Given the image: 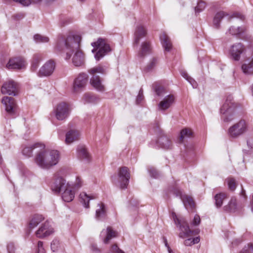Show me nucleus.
Here are the masks:
<instances>
[{
  "label": "nucleus",
  "instance_id": "f257e3e1",
  "mask_svg": "<svg viewBox=\"0 0 253 253\" xmlns=\"http://www.w3.org/2000/svg\"><path fill=\"white\" fill-rule=\"evenodd\" d=\"M81 37L78 35L60 36L58 38L55 48L58 51H62L66 47L69 51L66 53L65 59L69 60L73 55L72 61L76 67H81L85 62V55L80 47Z\"/></svg>",
  "mask_w": 253,
  "mask_h": 253
},
{
  "label": "nucleus",
  "instance_id": "f03ea898",
  "mask_svg": "<svg viewBox=\"0 0 253 253\" xmlns=\"http://www.w3.org/2000/svg\"><path fill=\"white\" fill-rule=\"evenodd\" d=\"M59 153L55 150H41L35 157L36 164L44 169H49L55 166L59 161Z\"/></svg>",
  "mask_w": 253,
  "mask_h": 253
},
{
  "label": "nucleus",
  "instance_id": "7ed1b4c3",
  "mask_svg": "<svg viewBox=\"0 0 253 253\" xmlns=\"http://www.w3.org/2000/svg\"><path fill=\"white\" fill-rule=\"evenodd\" d=\"M237 104L233 101L232 97L229 96L220 108L221 118L224 122H229L236 118Z\"/></svg>",
  "mask_w": 253,
  "mask_h": 253
},
{
  "label": "nucleus",
  "instance_id": "20e7f679",
  "mask_svg": "<svg viewBox=\"0 0 253 253\" xmlns=\"http://www.w3.org/2000/svg\"><path fill=\"white\" fill-rule=\"evenodd\" d=\"M172 215L175 224L179 227L180 232L179 233L178 236L180 238H188L193 235L198 234L199 233V229L197 228L195 230L190 229L188 223L186 221H183L181 222L174 212L172 213Z\"/></svg>",
  "mask_w": 253,
  "mask_h": 253
},
{
  "label": "nucleus",
  "instance_id": "39448f33",
  "mask_svg": "<svg viewBox=\"0 0 253 253\" xmlns=\"http://www.w3.org/2000/svg\"><path fill=\"white\" fill-rule=\"evenodd\" d=\"M91 45L94 47L92 50V52H96L94 57L96 60L98 61L104 57L108 52L111 51V48L108 43H107L105 39L99 38L98 40L91 43Z\"/></svg>",
  "mask_w": 253,
  "mask_h": 253
},
{
  "label": "nucleus",
  "instance_id": "423d86ee",
  "mask_svg": "<svg viewBox=\"0 0 253 253\" xmlns=\"http://www.w3.org/2000/svg\"><path fill=\"white\" fill-rule=\"evenodd\" d=\"M247 130V125L244 120L239 121L230 126L228 130L230 137L232 138H237L244 134Z\"/></svg>",
  "mask_w": 253,
  "mask_h": 253
},
{
  "label": "nucleus",
  "instance_id": "0eeeda50",
  "mask_svg": "<svg viewBox=\"0 0 253 253\" xmlns=\"http://www.w3.org/2000/svg\"><path fill=\"white\" fill-rule=\"evenodd\" d=\"M56 119L59 121L66 119L70 114V109L68 104L61 102L57 105L53 110Z\"/></svg>",
  "mask_w": 253,
  "mask_h": 253
},
{
  "label": "nucleus",
  "instance_id": "6e6552de",
  "mask_svg": "<svg viewBox=\"0 0 253 253\" xmlns=\"http://www.w3.org/2000/svg\"><path fill=\"white\" fill-rule=\"evenodd\" d=\"M88 78V75L86 73H82L79 74L74 81L73 85V92L78 93L82 91L87 84Z\"/></svg>",
  "mask_w": 253,
  "mask_h": 253
},
{
  "label": "nucleus",
  "instance_id": "1a4fd4ad",
  "mask_svg": "<svg viewBox=\"0 0 253 253\" xmlns=\"http://www.w3.org/2000/svg\"><path fill=\"white\" fill-rule=\"evenodd\" d=\"M171 192L176 197H179L182 201L186 209H193L195 206V203L193 198L185 194H182L181 191L178 188H174Z\"/></svg>",
  "mask_w": 253,
  "mask_h": 253
},
{
  "label": "nucleus",
  "instance_id": "9d476101",
  "mask_svg": "<svg viewBox=\"0 0 253 253\" xmlns=\"http://www.w3.org/2000/svg\"><path fill=\"white\" fill-rule=\"evenodd\" d=\"M246 51V47L241 43H236L233 44L229 50L231 58L235 61H239L241 55Z\"/></svg>",
  "mask_w": 253,
  "mask_h": 253
},
{
  "label": "nucleus",
  "instance_id": "9b49d317",
  "mask_svg": "<svg viewBox=\"0 0 253 253\" xmlns=\"http://www.w3.org/2000/svg\"><path fill=\"white\" fill-rule=\"evenodd\" d=\"M1 102L5 107V111L10 115L14 117L16 115V104L15 99L11 97L5 96L2 99Z\"/></svg>",
  "mask_w": 253,
  "mask_h": 253
},
{
  "label": "nucleus",
  "instance_id": "f8f14e48",
  "mask_svg": "<svg viewBox=\"0 0 253 253\" xmlns=\"http://www.w3.org/2000/svg\"><path fill=\"white\" fill-rule=\"evenodd\" d=\"M118 175L120 182V188L126 189L130 179V173L128 169L126 167H123L120 169Z\"/></svg>",
  "mask_w": 253,
  "mask_h": 253
},
{
  "label": "nucleus",
  "instance_id": "ddd939ff",
  "mask_svg": "<svg viewBox=\"0 0 253 253\" xmlns=\"http://www.w3.org/2000/svg\"><path fill=\"white\" fill-rule=\"evenodd\" d=\"M1 91L4 94L15 96L18 91L17 84L12 80L5 82L1 87Z\"/></svg>",
  "mask_w": 253,
  "mask_h": 253
},
{
  "label": "nucleus",
  "instance_id": "4468645a",
  "mask_svg": "<svg viewBox=\"0 0 253 253\" xmlns=\"http://www.w3.org/2000/svg\"><path fill=\"white\" fill-rule=\"evenodd\" d=\"M54 232L53 228L49 221H46L36 231V235L39 238H43L49 236Z\"/></svg>",
  "mask_w": 253,
  "mask_h": 253
},
{
  "label": "nucleus",
  "instance_id": "2eb2a0df",
  "mask_svg": "<svg viewBox=\"0 0 253 253\" xmlns=\"http://www.w3.org/2000/svg\"><path fill=\"white\" fill-rule=\"evenodd\" d=\"M69 185L70 184L67 183L63 178L58 177L54 179L51 187L53 191L57 193H59L62 192L63 190L66 189Z\"/></svg>",
  "mask_w": 253,
  "mask_h": 253
},
{
  "label": "nucleus",
  "instance_id": "dca6fc26",
  "mask_svg": "<svg viewBox=\"0 0 253 253\" xmlns=\"http://www.w3.org/2000/svg\"><path fill=\"white\" fill-rule=\"evenodd\" d=\"M55 64L53 61L49 60L46 62L40 69V77L49 76L51 75L55 69Z\"/></svg>",
  "mask_w": 253,
  "mask_h": 253
},
{
  "label": "nucleus",
  "instance_id": "f3484780",
  "mask_svg": "<svg viewBox=\"0 0 253 253\" xmlns=\"http://www.w3.org/2000/svg\"><path fill=\"white\" fill-rule=\"evenodd\" d=\"M45 146L40 143H36L34 144L25 146L22 150V154L27 157H31L33 156V151L35 149H37V151H40L44 149Z\"/></svg>",
  "mask_w": 253,
  "mask_h": 253
},
{
  "label": "nucleus",
  "instance_id": "a211bd4d",
  "mask_svg": "<svg viewBox=\"0 0 253 253\" xmlns=\"http://www.w3.org/2000/svg\"><path fill=\"white\" fill-rule=\"evenodd\" d=\"M156 144L158 147L164 149H170L172 147V142L170 139L165 134L161 133L158 138Z\"/></svg>",
  "mask_w": 253,
  "mask_h": 253
},
{
  "label": "nucleus",
  "instance_id": "6ab92c4d",
  "mask_svg": "<svg viewBox=\"0 0 253 253\" xmlns=\"http://www.w3.org/2000/svg\"><path fill=\"white\" fill-rule=\"evenodd\" d=\"M25 66V61L21 57H15L9 59L6 65V68L12 69H20Z\"/></svg>",
  "mask_w": 253,
  "mask_h": 253
},
{
  "label": "nucleus",
  "instance_id": "aec40b11",
  "mask_svg": "<svg viewBox=\"0 0 253 253\" xmlns=\"http://www.w3.org/2000/svg\"><path fill=\"white\" fill-rule=\"evenodd\" d=\"M100 236L103 239V243L107 244L112 238L117 236V232L113 230L111 227L108 226L106 229L102 231Z\"/></svg>",
  "mask_w": 253,
  "mask_h": 253
},
{
  "label": "nucleus",
  "instance_id": "412c9836",
  "mask_svg": "<svg viewBox=\"0 0 253 253\" xmlns=\"http://www.w3.org/2000/svg\"><path fill=\"white\" fill-rule=\"evenodd\" d=\"M91 85L97 91L103 92L105 90V86L102 84L100 77L96 75H93L90 80Z\"/></svg>",
  "mask_w": 253,
  "mask_h": 253
},
{
  "label": "nucleus",
  "instance_id": "4be33fe9",
  "mask_svg": "<svg viewBox=\"0 0 253 253\" xmlns=\"http://www.w3.org/2000/svg\"><path fill=\"white\" fill-rule=\"evenodd\" d=\"M174 97L172 95H167L158 105L159 109L162 111H165L168 109L173 103Z\"/></svg>",
  "mask_w": 253,
  "mask_h": 253
},
{
  "label": "nucleus",
  "instance_id": "5701e85b",
  "mask_svg": "<svg viewBox=\"0 0 253 253\" xmlns=\"http://www.w3.org/2000/svg\"><path fill=\"white\" fill-rule=\"evenodd\" d=\"M146 30L145 28L140 25L136 27L134 32V44H138L140 39L144 37L146 35Z\"/></svg>",
  "mask_w": 253,
  "mask_h": 253
},
{
  "label": "nucleus",
  "instance_id": "b1692460",
  "mask_svg": "<svg viewBox=\"0 0 253 253\" xmlns=\"http://www.w3.org/2000/svg\"><path fill=\"white\" fill-rule=\"evenodd\" d=\"M79 138V132L76 130L71 129L68 131L66 134L65 143L70 144L73 142L78 140Z\"/></svg>",
  "mask_w": 253,
  "mask_h": 253
},
{
  "label": "nucleus",
  "instance_id": "393cba45",
  "mask_svg": "<svg viewBox=\"0 0 253 253\" xmlns=\"http://www.w3.org/2000/svg\"><path fill=\"white\" fill-rule=\"evenodd\" d=\"M62 191L63 192L62 194V198L64 201L70 202L74 199L75 193L72 191V187L70 184L67 186L66 189L63 190Z\"/></svg>",
  "mask_w": 253,
  "mask_h": 253
},
{
  "label": "nucleus",
  "instance_id": "a878e982",
  "mask_svg": "<svg viewBox=\"0 0 253 253\" xmlns=\"http://www.w3.org/2000/svg\"><path fill=\"white\" fill-rule=\"evenodd\" d=\"M5 2L8 1L9 0H4ZM13 1L18 2L23 6H29L32 3H39L43 2L44 4H49L54 1V0H12Z\"/></svg>",
  "mask_w": 253,
  "mask_h": 253
},
{
  "label": "nucleus",
  "instance_id": "bb28decb",
  "mask_svg": "<svg viewBox=\"0 0 253 253\" xmlns=\"http://www.w3.org/2000/svg\"><path fill=\"white\" fill-rule=\"evenodd\" d=\"M245 31L246 28L244 27H239L236 28L234 26H231L228 30V33L230 34L235 36L239 39L243 38Z\"/></svg>",
  "mask_w": 253,
  "mask_h": 253
},
{
  "label": "nucleus",
  "instance_id": "cd10ccee",
  "mask_svg": "<svg viewBox=\"0 0 253 253\" xmlns=\"http://www.w3.org/2000/svg\"><path fill=\"white\" fill-rule=\"evenodd\" d=\"M160 38L165 50L169 51L172 48V44L169 37L165 33H163L161 34Z\"/></svg>",
  "mask_w": 253,
  "mask_h": 253
},
{
  "label": "nucleus",
  "instance_id": "c85d7f7f",
  "mask_svg": "<svg viewBox=\"0 0 253 253\" xmlns=\"http://www.w3.org/2000/svg\"><path fill=\"white\" fill-rule=\"evenodd\" d=\"M151 52V45L149 42H145L141 44L140 49L138 53V56L141 58L149 54Z\"/></svg>",
  "mask_w": 253,
  "mask_h": 253
},
{
  "label": "nucleus",
  "instance_id": "c756f323",
  "mask_svg": "<svg viewBox=\"0 0 253 253\" xmlns=\"http://www.w3.org/2000/svg\"><path fill=\"white\" fill-rule=\"evenodd\" d=\"M83 100L85 103H95L99 101L100 98L97 95L86 93L84 95Z\"/></svg>",
  "mask_w": 253,
  "mask_h": 253
},
{
  "label": "nucleus",
  "instance_id": "7c9ffc66",
  "mask_svg": "<svg viewBox=\"0 0 253 253\" xmlns=\"http://www.w3.org/2000/svg\"><path fill=\"white\" fill-rule=\"evenodd\" d=\"M44 217L39 214L34 215L30 221L29 226L30 228H34L38 226L44 219Z\"/></svg>",
  "mask_w": 253,
  "mask_h": 253
},
{
  "label": "nucleus",
  "instance_id": "2f4dec72",
  "mask_svg": "<svg viewBox=\"0 0 253 253\" xmlns=\"http://www.w3.org/2000/svg\"><path fill=\"white\" fill-rule=\"evenodd\" d=\"M226 16H228V14L224 11H219L215 14L213 20V24L215 28H219L221 20Z\"/></svg>",
  "mask_w": 253,
  "mask_h": 253
},
{
  "label": "nucleus",
  "instance_id": "473e14b6",
  "mask_svg": "<svg viewBox=\"0 0 253 253\" xmlns=\"http://www.w3.org/2000/svg\"><path fill=\"white\" fill-rule=\"evenodd\" d=\"M241 68L244 74L253 75V57L247 63H244Z\"/></svg>",
  "mask_w": 253,
  "mask_h": 253
},
{
  "label": "nucleus",
  "instance_id": "72a5a7b5",
  "mask_svg": "<svg viewBox=\"0 0 253 253\" xmlns=\"http://www.w3.org/2000/svg\"><path fill=\"white\" fill-rule=\"evenodd\" d=\"M99 208L96 211V218L98 220L104 219L106 215L105 205L103 203L98 204Z\"/></svg>",
  "mask_w": 253,
  "mask_h": 253
},
{
  "label": "nucleus",
  "instance_id": "f704fd0d",
  "mask_svg": "<svg viewBox=\"0 0 253 253\" xmlns=\"http://www.w3.org/2000/svg\"><path fill=\"white\" fill-rule=\"evenodd\" d=\"M108 67L106 66L98 65L88 70V72L91 74L95 75V73H100L102 74H106L107 72Z\"/></svg>",
  "mask_w": 253,
  "mask_h": 253
},
{
  "label": "nucleus",
  "instance_id": "c9c22d12",
  "mask_svg": "<svg viewBox=\"0 0 253 253\" xmlns=\"http://www.w3.org/2000/svg\"><path fill=\"white\" fill-rule=\"evenodd\" d=\"M80 198L81 202L83 204L85 208H88L89 202L91 199H94L93 196H90L86 194L85 192H82L80 195Z\"/></svg>",
  "mask_w": 253,
  "mask_h": 253
},
{
  "label": "nucleus",
  "instance_id": "e433bc0d",
  "mask_svg": "<svg viewBox=\"0 0 253 253\" xmlns=\"http://www.w3.org/2000/svg\"><path fill=\"white\" fill-rule=\"evenodd\" d=\"M78 156L82 159L89 161V156L84 146H79L77 149Z\"/></svg>",
  "mask_w": 253,
  "mask_h": 253
},
{
  "label": "nucleus",
  "instance_id": "4c0bfd02",
  "mask_svg": "<svg viewBox=\"0 0 253 253\" xmlns=\"http://www.w3.org/2000/svg\"><path fill=\"white\" fill-rule=\"evenodd\" d=\"M224 210L229 212H235L237 209L236 199L232 197L228 204L223 208Z\"/></svg>",
  "mask_w": 253,
  "mask_h": 253
},
{
  "label": "nucleus",
  "instance_id": "58836bf2",
  "mask_svg": "<svg viewBox=\"0 0 253 253\" xmlns=\"http://www.w3.org/2000/svg\"><path fill=\"white\" fill-rule=\"evenodd\" d=\"M227 197L226 194L220 193L214 196L215 205L217 208H220L222 205L223 201Z\"/></svg>",
  "mask_w": 253,
  "mask_h": 253
},
{
  "label": "nucleus",
  "instance_id": "ea45409f",
  "mask_svg": "<svg viewBox=\"0 0 253 253\" xmlns=\"http://www.w3.org/2000/svg\"><path fill=\"white\" fill-rule=\"evenodd\" d=\"M42 60L41 55L39 54H36L34 55L31 65V70L33 71H35L39 65V63Z\"/></svg>",
  "mask_w": 253,
  "mask_h": 253
},
{
  "label": "nucleus",
  "instance_id": "a19ab883",
  "mask_svg": "<svg viewBox=\"0 0 253 253\" xmlns=\"http://www.w3.org/2000/svg\"><path fill=\"white\" fill-rule=\"evenodd\" d=\"M158 63V58L157 57H153L148 65L145 67L144 70L146 72L151 71L157 65Z\"/></svg>",
  "mask_w": 253,
  "mask_h": 253
},
{
  "label": "nucleus",
  "instance_id": "79ce46f5",
  "mask_svg": "<svg viewBox=\"0 0 253 253\" xmlns=\"http://www.w3.org/2000/svg\"><path fill=\"white\" fill-rule=\"evenodd\" d=\"M192 132L191 129L189 128H184L181 130L180 132V136L179 141L182 142L185 137H190L192 135Z\"/></svg>",
  "mask_w": 253,
  "mask_h": 253
},
{
  "label": "nucleus",
  "instance_id": "37998d69",
  "mask_svg": "<svg viewBox=\"0 0 253 253\" xmlns=\"http://www.w3.org/2000/svg\"><path fill=\"white\" fill-rule=\"evenodd\" d=\"M153 87L159 96L163 95L165 93V89L164 87L159 84L157 83H155L153 84Z\"/></svg>",
  "mask_w": 253,
  "mask_h": 253
},
{
  "label": "nucleus",
  "instance_id": "c03bdc74",
  "mask_svg": "<svg viewBox=\"0 0 253 253\" xmlns=\"http://www.w3.org/2000/svg\"><path fill=\"white\" fill-rule=\"evenodd\" d=\"M35 41L37 43H44L48 42L49 39L47 37L36 34L34 37Z\"/></svg>",
  "mask_w": 253,
  "mask_h": 253
},
{
  "label": "nucleus",
  "instance_id": "a18cd8bd",
  "mask_svg": "<svg viewBox=\"0 0 253 253\" xmlns=\"http://www.w3.org/2000/svg\"><path fill=\"white\" fill-rule=\"evenodd\" d=\"M229 189L231 191L235 190L237 186V182L235 179L232 177H229L226 179Z\"/></svg>",
  "mask_w": 253,
  "mask_h": 253
},
{
  "label": "nucleus",
  "instance_id": "49530a36",
  "mask_svg": "<svg viewBox=\"0 0 253 253\" xmlns=\"http://www.w3.org/2000/svg\"><path fill=\"white\" fill-rule=\"evenodd\" d=\"M150 175L154 178H158L161 176V173L155 168L151 167L148 169Z\"/></svg>",
  "mask_w": 253,
  "mask_h": 253
},
{
  "label": "nucleus",
  "instance_id": "de8ad7c7",
  "mask_svg": "<svg viewBox=\"0 0 253 253\" xmlns=\"http://www.w3.org/2000/svg\"><path fill=\"white\" fill-rule=\"evenodd\" d=\"M206 7V3L204 1H200L197 3V5L195 7V13H199L202 11Z\"/></svg>",
  "mask_w": 253,
  "mask_h": 253
},
{
  "label": "nucleus",
  "instance_id": "09e8293b",
  "mask_svg": "<svg viewBox=\"0 0 253 253\" xmlns=\"http://www.w3.org/2000/svg\"><path fill=\"white\" fill-rule=\"evenodd\" d=\"M201 223V219L200 216L198 214H195L194 218L191 221V226H198Z\"/></svg>",
  "mask_w": 253,
  "mask_h": 253
},
{
  "label": "nucleus",
  "instance_id": "8fccbe9b",
  "mask_svg": "<svg viewBox=\"0 0 253 253\" xmlns=\"http://www.w3.org/2000/svg\"><path fill=\"white\" fill-rule=\"evenodd\" d=\"M253 253V245L252 244H248L247 246H245L240 253Z\"/></svg>",
  "mask_w": 253,
  "mask_h": 253
},
{
  "label": "nucleus",
  "instance_id": "3c124183",
  "mask_svg": "<svg viewBox=\"0 0 253 253\" xmlns=\"http://www.w3.org/2000/svg\"><path fill=\"white\" fill-rule=\"evenodd\" d=\"M60 247V242L57 240H54L51 243V249L53 252H55L58 250Z\"/></svg>",
  "mask_w": 253,
  "mask_h": 253
},
{
  "label": "nucleus",
  "instance_id": "603ef678",
  "mask_svg": "<svg viewBox=\"0 0 253 253\" xmlns=\"http://www.w3.org/2000/svg\"><path fill=\"white\" fill-rule=\"evenodd\" d=\"M16 248L13 243H9L7 245V251L8 253H16Z\"/></svg>",
  "mask_w": 253,
  "mask_h": 253
},
{
  "label": "nucleus",
  "instance_id": "864d4df0",
  "mask_svg": "<svg viewBox=\"0 0 253 253\" xmlns=\"http://www.w3.org/2000/svg\"><path fill=\"white\" fill-rule=\"evenodd\" d=\"M234 17L238 18L242 20H243L244 19V16L243 15H242L240 13L236 12V13H234L232 15L229 16V17H228L229 21H230L231 20V19H232V18H234Z\"/></svg>",
  "mask_w": 253,
  "mask_h": 253
},
{
  "label": "nucleus",
  "instance_id": "5fc2aeb1",
  "mask_svg": "<svg viewBox=\"0 0 253 253\" xmlns=\"http://www.w3.org/2000/svg\"><path fill=\"white\" fill-rule=\"evenodd\" d=\"M81 186H82L81 180L79 177H77L76 183L74 184V188L75 189H79V188H80L81 187Z\"/></svg>",
  "mask_w": 253,
  "mask_h": 253
},
{
  "label": "nucleus",
  "instance_id": "6e6d98bb",
  "mask_svg": "<svg viewBox=\"0 0 253 253\" xmlns=\"http://www.w3.org/2000/svg\"><path fill=\"white\" fill-rule=\"evenodd\" d=\"M187 81L192 85L193 88H196L197 86V84L196 82L192 79L191 77L188 78Z\"/></svg>",
  "mask_w": 253,
  "mask_h": 253
},
{
  "label": "nucleus",
  "instance_id": "4d7b16f0",
  "mask_svg": "<svg viewBox=\"0 0 253 253\" xmlns=\"http://www.w3.org/2000/svg\"><path fill=\"white\" fill-rule=\"evenodd\" d=\"M121 249L118 247L117 245H113L111 247V252L113 253H117Z\"/></svg>",
  "mask_w": 253,
  "mask_h": 253
},
{
  "label": "nucleus",
  "instance_id": "13d9d810",
  "mask_svg": "<svg viewBox=\"0 0 253 253\" xmlns=\"http://www.w3.org/2000/svg\"><path fill=\"white\" fill-rule=\"evenodd\" d=\"M184 244L186 246H190L193 244L192 238H188L184 242Z\"/></svg>",
  "mask_w": 253,
  "mask_h": 253
},
{
  "label": "nucleus",
  "instance_id": "bf43d9fd",
  "mask_svg": "<svg viewBox=\"0 0 253 253\" xmlns=\"http://www.w3.org/2000/svg\"><path fill=\"white\" fill-rule=\"evenodd\" d=\"M143 99V95H141V94H138L136 97V103L137 104L140 103L142 101Z\"/></svg>",
  "mask_w": 253,
  "mask_h": 253
},
{
  "label": "nucleus",
  "instance_id": "052dcab7",
  "mask_svg": "<svg viewBox=\"0 0 253 253\" xmlns=\"http://www.w3.org/2000/svg\"><path fill=\"white\" fill-rule=\"evenodd\" d=\"M90 249L93 252H100L99 249L97 248L96 245H95V244H92L91 245Z\"/></svg>",
  "mask_w": 253,
  "mask_h": 253
},
{
  "label": "nucleus",
  "instance_id": "680f3d73",
  "mask_svg": "<svg viewBox=\"0 0 253 253\" xmlns=\"http://www.w3.org/2000/svg\"><path fill=\"white\" fill-rule=\"evenodd\" d=\"M181 76L184 78L187 81L188 80V78H189L190 76L188 75L187 72L185 71H181Z\"/></svg>",
  "mask_w": 253,
  "mask_h": 253
},
{
  "label": "nucleus",
  "instance_id": "e2e57ef3",
  "mask_svg": "<svg viewBox=\"0 0 253 253\" xmlns=\"http://www.w3.org/2000/svg\"><path fill=\"white\" fill-rule=\"evenodd\" d=\"M193 244H197L200 242V237H197L196 238H192Z\"/></svg>",
  "mask_w": 253,
  "mask_h": 253
},
{
  "label": "nucleus",
  "instance_id": "0e129e2a",
  "mask_svg": "<svg viewBox=\"0 0 253 253\" xmlns=\"http://www.w3.org/2000/svg\"><path fill=\"white\" fill-rule=\"evenodd\" d=\"M43 243L42 241H39L38 243V250H43Z\"/></svg>",
  "mask_w": 253,
  "mask_h": 253
},
{
  "label": "nucleus",
  "instance_id": "69168bd1",
  "mask_svg": "<svg viewBox=\"0 0 253 253\" xmlns=\"http://www.w3.org/2000/svg\"><path fill=\"white\" fill-rule=\"evenodd\" d=\"M24 17V14L23 13L17 14L14 16V17L17 19H20Z\"/></svg>",
  "mask_w": 253,
  "mask_h": 253
},
{
  "label": "nucleus",
  "instance_id": "338daca9",
  "mask_svg": "<svg viewBox=\"0 0 253 253\" xmlns=\"http://www.w3.org/2000/svg\"><path fill=\"white\" fill-rule=\"evenodd\" d=\"M164 243H165V246L168 248V247H169V244H168V241H167V239L165 238V237H164Z\"/></svg>",
  "mask_w": 253,
  "mask_h": 253
},
{
  "label": "nucleus",
  "instance_id": "774afa93",
  "mask_svg": "<svg viewBox=\"0 0 253 253\" xmlns=\"http://www.w3.org/2000/svg\"><path fill=\"white\" fill-rule=\"evenodd\" d=\"M37 253H45L44 249L39 250L37 251Z\"/></svg>",
  "mask_w": 253,
  "mask_h": 253
}]
</instances>
